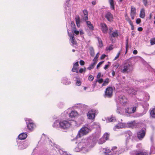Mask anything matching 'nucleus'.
<instances>
[{
    "instance_id": "5",
    "label": "nucleus",
    "mask_w": 155,
    "mask_h": 155,
    "mask_svg": "<svg viewBox=\"0 0 155 155\" xmlns=\"http://www.w3.org/2000/svg\"><path fill=\"white\" fill-rule=\"evenodd\" d=\"M26 120L28 121V122H27V127L28 129L30 131H33L36 127V125L31 119H29Z\"/></svg>"
},
{
    "instance_id": "19",
    "label": "nucleus",
    "mask_w": 155,
    "mask_h": 155,
    "mask_svg": "<svg viewBox=\"0 0 155 155\" xmlns=\"http://www.w3.org/2000/svg\"><path fill=\"white\" fill-rule=\"evenodd\" d=\"M78 113L76 111H72L69 114V117L71 118H73L77 116Z\"/></svg>"
},
{
    "instance_id": "49",
    "label": "nucleus",
    "mask_w": 155,
    "mask_h": 155,
    "mask_svg": "<svg viewBox=\"0 0 155 155\" xmlns=\"http://www.w3.org/2000/svg\"><path fill=\"white\" fill-rule=\"evenodd\" d=\"M80 63L81 65L82 66L84 65V64L85 62L84 61L81 60L80 61Z\"/></svg>"
},
{
    "instance_id": "36",
    "label": "nucleus",
    "mask_w": 155,
    "mask_h": 155,
    "mask_svg": "<svg viewBox=\"0 0 155 155\" xmlns=\"http://www.w3.org/2000/svg\"><path fill=\"white\" fill-rule=\"evenodd\" d=\"M86 68L85 67H84V68H81L79 71L78 72L80 73H82L83 72H85L86 71Z\"/></svg>"
},
{
    "instance_id": "39",
    "label": "nucleus",
    "mask_w": 155,
    "mask_h": 155,
    "mask_svg": "<svg viewBox=\"0 0 155 155\" xmlns=\"http://www.w3.org/2000/svg\"><path fill=\"white\" fill-rule=\"evenodd\" d=\"M94 79V77L92 75H90L88 77V80L90 81H92Z\"/></svg>"
},
{
    "instance_id": "55",
    "label": "nucleus",
    "mask_w": 155,
    "mask_h": 155,
    "mask_svg": "<svg viewBox=\"0 0 155 155\" xmlns=\"http://www.w3.org/2000/svg\"><path fill=\"white\" fill-rule=\"evenodd\" d=\"M143 30V29L141 27H140L138 28L137 30L139 31H142Z\"/></svg>"
},
{
    "instance_id": "3",
    "label": "nucleus",
    "mask_w": 155,
    "mask_h": 155,
    "mask_svg": "<svg viewBox=\"0 0 155 155\" xmlns=\"http://www.w3.org/2000/svg\"><path fill=\"white\" fill-rule=\"evenodd\" d=\"M131 66L128 63H125L122 66L120 71L123 73H128L132 70Z\"/></svg>"
},
{
    "instance_id": "1",
    "label": "nucleus",
    "mask_w": 155,
    "mask_h": 155,
    "mask_svg": "<svg viewBox=\"0 0 155 155\" xmlns=\"http://www.w3.org/2000/svg\"><path fill=\"white\" fill-rule=\"evenodd\" d=\"M90 131V130L87 127H82L78 131L75 138L77 139L87 134Z\"/></svg>"
},
{
    "instance_id": "16",
    "label": "nucleus",
    "mask_w": 155,
    "mask_h": 155,
    "mask_svg": "<svg viewBox=\"0 0 155 155\" xmlns=\"http://www.w3.org/2000/svg\"><path fill=\"white\" fill-rule=\"evenodd\" d=\"M75 20L77 27L79 28L80 26V17L78 15L76 16Z\"/></svg>"
},
{
    "instance_id": "40",
    "label": "nucleus",
    "mask_w": 155,
    "mask_h": 155,
    "mask_svg": "<svg viewBox=\"0 0 155 155\" xmlns=\"http://www.w3.org/2000/svg\"><path fill=\"white\" fill-rule=\"evenodd\" d=\"M126 19L130 25H131L133 24L132 21H131L130 18H126Z\"/></svg>"
},
{
    "instance_id": "35",
    "label": "nucleus",
    "mask_w": 155,
    "mask_h": 155,
    "mask_svg": "<svg viewBox=\"0 0 155 155\" xmlns=\"http://www.w3.org/2000/svg\"><path fill=\"white\" fill-rule=\"evenodd\" d=\"M97 39L98 42H99L100 46H103V43L101 38L98 37H97Z\"/></svg>"
},
{
    "instance_id": "11",
    "label": "nucleus",
    "mask_w": 155,
    "mask_h": 155,
    "mask_svg": "<svg viewBox=\"0 0 155 155\" xmlns=\"http://www.w3.org/2000/svg\"><path fill=\"white\" fill-rule=\"evenodd\" d=\"M119 100L121 103L125 104L127 103L128 100L127 98L124 95H121L119 97Z\"/></svg>"
},
{
    "instance_id": "52",
    "label": "nucleus",
    "mask_w": 155,
    "mask_h": 155,
    "mask_svg": "<svg viewBox=\"0 0 155 155\" xmlns=\"http://www.w3.org/2000/svg\"><path fill=\"white\" fill-rule=\"evenodd\" d=\"M120 54V52H119L118 53L117 56L115 57L114 58V60H116V59H117L119 58Z\"/></svg>"
},
{
    "instance_id": "4",
    "label": "nucleus",
    "mask_w": 155,
    "mask_h": 155,
    "mask_svg": "<svg viewBox=\"0 0 155 155\" xmlns=\"http://www.w3.org/2000/svg\"><path fill=\"white\" fill-rule=\"evenodd\" d=\"M113 89L111 87H107L105 89L104 91V97H105L110 98L113 96Z\"/></svg>"
},
{
    "instance_id": "60",
    "label": "nucleus",
    "mask_w": 155,
    "mask_h": 155,
    "mask_svg": "<svg viewBox=\"0 0 155 155\" xmlns=\"http://www.w3.org/2000/svg\"><path fill=\"white\" fill-rule=\"evenodd\" d=\"M130 16L131 18V19L132 20H133L134 19V17L135 15H130Z\"/></svg>"
},
{
    "instance_id": "24",
    "label": "nucleus",
    "mask_w": 155,
    "mask_h": 155,
    "mask_svg": "<svg viewBox=\"0 0 155 155\" xmlns=\"http://www.w3.org/2000/svg\"><path fill=\"white\" fill-rule=\"evenodd\" d=\"M60 122V120H56L54 123L53 126L54 127L57 128L58 127L59 125V123Z\"/></svg>"
},
{
    "instance_id": "41",
    "label": "nucleus",
    "mask_w": 155,
    "mask_h": 155,
    "mask_svg": "<svg viewBox=\"0 0 155 155\" xmlns=\"http://www.w3.org/2000/svg\"><path fill=\"white\" fill-rule=\"evenodd\" d=\"M137 108V107L136 106L134 107H131L132 113H134L136 111V109Z\"/></svg>"
},
{
    "instance_id": "62",
    "label": "nucleus",
    "mask_w": 155,
    "mask_h": 155,
    "mask_svg": "<svg viewBox=\"0 0 155 155\" xmlns=\"http://www.w3.org/2000/svg\"><path fill=\"white\" fill-rule=\"evenodd\" d=\"M81 145V143H78V147H79V148L80 149H81L82 147H80V145Z\"/></svg>"
},
{
    "instance_id": "10",
    "label": "nucleus",
    "mask_w": 155,
    "mask_h": 155,
    "mask_svg": "<svg viewBox=\"0 0 155 155\" xmlns=\"http://www.w3.org/2000/svg\"><path fill=\"white\" fill-rule=\"evenodd\" d=\"M101 30L104 33H107V32L108 28L105 23H101L100 24Z\"/></svg>"
},
{
    "instance_id": "57",
    "label": "nucleus",
    "mask_w": 155,
    "mask_h": 155,
    "mask_svg": "<svg viewBox=\"0 0 155 155\" xmlns=\"http://www.w3.org/2000/svg\"><path fill=\"white\" fill-rule=\"evenodd\" d=\"M112 46H113V45H110L109 48H108V50H112L113 49V48L112 47Z\"/></svg>"
},
{
    "instance_id": "37",
    "label": "nucleus",
    "mask_w": 155,
    "mask_h": 155,
    "mask_svg": "<svg viewBox=\"0 0 155 155\" xmlns=\"http://www.w3.org/2000/svg\"><path fill=\"white\" fill-rule=\"evenodd\" d=\"M71 27H72L73 28V29H76V28L75 27V25L74 24V22L73 21H72L71 22Z\"/></svg>"
},
{
    "instance_id": "56",
    "label": "nucleus",
    "mask_w": 155,
    "mask_h": 155,
    "mask_svg": "<svg viewBox=\"0 0 155 155\" xmlns=\"http://www.w3.org/2000/svg\"><path fill=\"white\" fill-rule=\"evenodd\" d=\"M106 56V55L105 54H102L101 57V59H104L105 57Z\"/></svg>"
},
{
    "instance_id": "22",
    "label": "nucleus",
    "mask_w": 155,
    "mask_h": 155,
    "mask_svg": "<svg viewBox=\"0 0 155 155\" xmlns=\"http://www.w3.org/2000/svg\"><path fill=\"white\" fill-rule=\"evenodd\" d=\"M118 36V31L117 30H115L111 35V37H117Z\"/></svg>"
},
{
    "instance_id": "9",
    "label": "nucleus",
    "mask_w": 155,
    "mask_h": 155,
    "mask_svg": "<svg viewBox=\"0 0 155 155\" xmlns=\"http://www.w3.org/2000/svg\"><path fill=\"white\" fill-rule=\"evenodd\" d=\"M146 134L145 131L143 130H141L137 132V137L140 140H141L144 137Z\"/></svg>"
},
{
    "instance_id": "43",
    "label": "nucleus",
    "mask_w": 155,
    "mask_h": 155,
    "mask_svg": "<svg viewBox=\"0 0 155 155\" xmlns=\"http://www.w3.org/2000/svg\"><path fill=\"white\" fill-rule=\"evenodd\" d=\"M98 82L99 84H101L103 82V80L102 78L99 80H97L96 81V82Z\"/></svg>"
},
{
    "instance_id": "31",
    "label": "nucleus",
    "mask_w": 155,
    "mask_h": 155,
    "mask_svg": "<svg viewBox=\"0 0 155 155\" xmlns=\"http://www.w3.org/2000/svg\"><path fill=\"white\" fill-rule=\"evenodd\" d=\"M109 79L108 78H106L104 81V82L102 84V86H104L107 85L109 83Z\"/></svg>"
},
{
    "instance_id": "32",
    "label": "nucleus",
    "mask_w": 155,
    "mask_h": 155,
    "mask_svg": "<svg viewBox=\"0 0 155 155\" xmlns=\"http://www.w3.org/2000/svg\"><path fill=\"white\" fill-rule=\"evenodd\" d=\"M135 155H148V153L146 152L140 151L137 153Z\"/></svg>"
},
{
    "instance_id": "44",
    "label": "nucleus",
    "mask_w": 155,
    "mask_h": 155,
    "mask_svg": "<svg viewBox=\"0 0 155 155\" xmlns=\"http://www.w3.org/2000/svg\"><path fill=\"white\" fill-rule=\"evenodd\" d=\"M99 53H97L96 55V56L95 57V58H94V59H93V61H96L97 62V59L98 58V56H99Z\"/></svg>"
},
{
    "instance_id": "54",
    "label": "nucleus",
    "mask_w": 155,
    "mask_h": 155,
    "mask_svg": "<svg viewBox=\"0 0 155 155\" xmlns=\"http://www.w3.org/2000/svg\"><path fill=\"white\" fill-rule=\"evenodd\" d=\"M101 73H99L97 76V78L98 79H99V78H100L101 77Z\"/></svg>"
},
{
    "instance_id": "27",
    "label": "nucleus",
    "mask_w": 155,
    "mask_h": 155,
    "mask_svg": "<svg viewBox=\"0 0 155 155\" xmlns=\"http://www.w3.org/2000/svg\"><path fill=\"white\" fill-rule=\"evenodd\" d=\"M127 124L129 127H133L135 125V121H132L130 122H128Z\"/></svg>"
},
{
    "instance_id": "47",
    "label": "nucleus",
    "mask_w": 155,
    "mask_h": 155,
    "mask_svg": "<svg viewBox=\"0 0 155 155\" xmlns=\"http://www.w3.org/2000/svg\"><path fill=\"white\" fill-rule=\"evenodd\" d=\"M136 22L137 24H139L141 22V20L140 18H138L136 19Z\"/></svg>"
},
{
    "instance_id": "8",
    "label": "nucleus",
    "mask_w": 155,
    "mask_h": 155,
    "mask_svg": "<svg viewBox=\"0 0 155 155\" xmlns=\"http://www.w3.org/2000/svg\"><path fill=\"white\" fill-rule=\"evenodd\" d=\"M105 17L109 21L111 22L113 21V15L109 12H107L105 14Z\"/></svg>"
},
{
    "instance_id": "7",
    "label": "nucleus",
    "mask_w": 155,
    "mask_h": 155,
    "mask_svg": "<svg viewBox=\"0 0 155 155\" xmlns=\"http://www.w3.org/2000/svg\"><path fill=\"white\" fill-rule=\"evenodd\" d=\"M97 111L96 110L92 109L89 110L87 114V116L89 119L93 120L94 119L95 114Z\"/></svg>"
},
{
    "instance_id": "15",
    "label": "nucleus",
    "mask_w": 155,
    "mask_h": 155,
    "mask_svg": "<svg viewBox=\"0 0 155 155\" xmlns=\"http://www.w3.org/2000/svg\"><path fill=\"white\" fill-rule=\"evenodd\" d=\"M27 137V134L22 133L20 134L18 136V138L19 139L23 140L25 139Z\"/></svg>"
},
{
    "instance_id": "23",
    "label": "nucleus",
    "mask_w": 155,
    "mask_h": 155,
    "mask_svg": "<svg viewBox=\"0 0 155 155\" xmlns=\"http://www.w3.org/2000/svg\"><path fill=\"white\" fill-rule=\"evenodd\" d=\"M136 9L135 7L132 6L131 8L130 15H136Z\"/></svg>"
},
{
    "instance_id": "29",
    "label": "nucleus",
    "mask_w": 155,
    "mask_h": 155,
    "mask_svg": "<svg viewBox=\"0 0 155 155\" xmlns=\"http://www.w3.org/2000/svg\"><path fill=\"white\" fill-rule=\"evenodd\" d=\"M136 91L134 89H130L128 91L129 94L131 95H135L136 94Z\"/></svg>"
},
{
    "instance_id": "64",
    "label": "nucleus",
    "mask_w": 155,
    "mask_h": 155,
    "mask_svg": "<svg viewBox=\"0 0 155 155\" xmlns=\"http://www.w3.org/2000/svg\"><path fill=\"white\" fill-rule=\"evenodd\" d=\"M131 26V29L132 30H133L134 29V26L133 25V24L131 25H130Z\"/></svg>"
},
{
    "instance_id": "2",
    "label": "nucleus",
    "mask_w": 155,
    "mask_h": 155,
    "mask_svg": "<svg viewBox=\"0 0 155 155\" xmlns=\"http://www.w3.org/2000/svg\"><path fill=\"white\" fill-rule=\"evenodd\" d=\"M71 124L69 121L66 120H60L59 123V127L62 129H66L69 128Z\"/></svg>"
},
{
    "instance_id": "21",
    "label": "nucleus",
    "mask_w": 155,
    "mask_h": 155,
    "mask_svg": "<svg viewBox=\"0 0 155 155\" xmlns=\"http://www.w3.org/2000/svg\"><path fill=\"white\" fill-rule=\"evenodd\" d=\"M145 16V11L143 9H142L141 10L140 13V17L142 18H144Z\"/></svg>"
},
{
    "instance_id": "48",
    "label": "nucleus",
    "mask_w": 155,
    "mask_h": 155,
    "mask_svg": "<svg viewBox=\"0 0 155 155\" xmlns=\"http://www.w3.org/2000/svg\"><path fill=\"white\" fill-rule=\"evenodd\" d=\"M143 2L145 6L147 5L148 3L147 0H143Z\"/></svg>"
},
{
    "instance_id": "34",
    "label": "nucleus",
    "mask_w": 155,
    "mask_h": 155,
    "mask_svg": "<svg viewBox=\"0 0 155 155\" xmlns=\"http://www.w3.org/2000/svg\"><path fill=\"white\" fill-rule=\"evenodd\" d=\"M126 113L128 114H132V108H127L125 109Z\"/></svg>"
},
{
    "instance_id": "26",
    "label": "nucleus",
    "mask_w": 155,
    "mask_h": 155,
    "mask_svg": "<svg viewBox=\"0 0 155 155\" xmlns=\"http://www.w3.org/2000/svg\"><path fill=\"white\" fill-rule=\"evenodd\" d=\"M103 137L104 138L105 140H106V141L108 140L109 139L110 135L107 133H106L104 134Z\"/></svg>"
},
{
    "instance_id": "46",
    "label": "nucleus",
    "mask_w": 155,
    "mask_h": 155,
    "mask_svg": "<svg viewBox=\"0 0 155 155\" xmlns=\"http://www.w3.org/2000/svg\"><path fill=\"white\" fill-rule=\"evenodd\" d=\"M81 82L80 81H77L76 82V85L78 86H80L81 85Z\"/></svg>"
},
{
    "instance_id": "17",
    "label": "nucleus",
    "mask_w": 155,
    "mask_h": 155,
    "mask_svg": "<svg viewBox=\"0 0 155 155\" xmlns=\"http://www.w3.org/2000/svg\"><path fill=\"white\" fill-rule=\"evenodd\" d=\"M86 22L87 26L89 29L91 31H93L94 30V27L91 22L89 21H86Z\"/></svg>"
},
{
    "instance_id": "59",
    "label": "nucleus",
    "mask_w": 155,
    "mask_h": 155,
    "mask_svg": "<svg viewBox=\"0 0 155 155\" xmlns=\"http://www.w3.org/2000/svg\"><path fill=\"white\" fill-rule=\"evenodd\" d=\"M113 30V28L112 27H110L109 28V30L110 31V32L109 33V34H110L111 33V32Z\"/></svg>"
},
{
    "instance_id": "45",
    "label": "nucleus",
    "mask_w": 155,
    "mask_h": 155,
    "mask_svg": "<svg viewBox=\"0 0 155 155\" xmlns=\"http://www.w3.org/2000/svg\"><path fill=\"white\" fill-rule=\"evenodd\" d=\"M104 61L100 62L97 65V68L98 69L100 66L103 63Z\"/></svg>"
},
{
    "instance_id": "30",
    "label": "nucleus",
    "mask_w": 155,
    "mask_h": 155,
    "mask_svg": "<svg viewBox=\"0 0 155 155\" xmlns=\"http://www.w3.org/2000/svg\"><path fill=\"white\" fill-rule=\"evenodd\" d=\"M25 145H26L25 143H20L19 146V149H22L26 148L27 147L25 146Z\"/></svg>"
},
{
    "instance_id": "61",
    "label": "nucleus",
    "mask_w": 155,
    "mask_h": 155,
    "mask_svg": "<svg viewBox=\"0 0 155 155\" xmlns=\"http://www.w3.org/2000/svg\"><path fill=\"white\" fill-rule=\"evenodd\" d=\"M112 74L113 76H114L115 74V72L114 70L112 71Z\"/></svg>"
},
{
    "instance_id": "6",
    "label": "nucleus",
    "mask_w": 155,
    "mask_h": 155,
    "mask_svg": "<svg viewBox=\"0 0 155 155\" xmlns=\"http://www.w3.org/2000/svg\"><path fill=\"white\" fill-rule=\"evenodd\" d=\"M117 148L116 147H113L111 150L106 148L104 152L109 155H117Z\"/></svg>"
},
{
    "instance_id": "20",
    "label": "nucleus",
    "mask_w": 155,
    "mask_h": 155,
    "mask_svg": "<svg viewBox=\"0 0 155 155\" xmlns=\"http://www.w3.org/2000/svg\"><path fill=\"white\" fill-rule=\"evenodd\" d=\"M108 2L110 5V8L113 10H114V0H108Z\"/></svg>"
},
{
    "instance_id": "42",
    "label": "nucleus",
    "mask_w": 155,
    "mask_h": 155,
    "mask_svg": "<svg viewBox=\"0 0 155 155\" xmlns=\"http://www.w3.org/2000/svg\"><path fill=\"white\" fill-rule=\"evenodd\" d=\"M120 128H121L120 124H118L116 125L115 127H114V129H115L116 128L119 129Z\"/></svg>"
},
{
    "instance_id": "38",
    "label": "nucleus",
    "mask_w": 155,
    "mask_h": 155,
    "mask_svg": "<svg viewBox=\"0 0 155 155\" xmlns=\"http://www.w3.org/2000/svg\"><path fill=\"white\" fill-rule=\"evenodd\" d=\"M150 44L152 45L155 44V38H152L150 40Z\"/></svg>"
},
{
    "instance_id": "51",
    "label": "nucleus",
    "mask_w": 155,
    "mask_h": 155,
    "mask_svg": "<svg viewBox=\"0 0 155 155\" xmlns=\"http://www.w3.org/2000/svg\"><path fill=\"white\" fill-rule=\"evenodd\" d=\"M109 120L110 122H114L115 121V119L112 117L109 119Z\"/></svg>"
},
{
    "instance_id": "18",
    "label": "nucleus",
    "mask_w": 155,
    "mask_h": 155,
    "mask_svg": "<svg viewBox=\"0 0 155 155\" xmlns=\"http://www.w3.org/2000/svg\"><path fill=\"white\" fill-rule=\"evenodd\" d=\"M83 14L85 16L84 18V19L85 21H87L88 19V12L87 10L84 9L83 11Z\"/></svg>"
},
{
    "instance_id": "63",
    "label": "nucleus",
    "mask_w": 155,
    "mask_h": 155,
    "mask_svg": "<svg viewBox=\"0 0 155 155\" xmlns=\"http://www.w3.org/2000/svg\"><path fill=\"white\" fill-rule=\"evenodd\" d=\"M128 40H127L126 42V49H127V48H128Z\"/></svg>"
},
{
    "instance_id": "28",
    "label": "nucleus",
    "mask_w": 155,
    "mask_h": 155,
    "mask_svg": "<svg viewBox=\"0 0 155 155\" xmlns=\"http://www.w3.org/2000/svg\"><path fill=\"white\" fill-rule=\"evenodd\" d=\"M106 141V140L102 137L98 141V143L99 144H102Z\"/></svg>"
},
{
    "instance_id": "13",
    "label": "nucleus",
    "mask_w": 155,
    "mask_h": 155,
    "mask_svg": "<svg viewBox=\"0 0 155 155\" xmlns=\"http://www.w3.org/2000/svg\"><path fill=\"white\" fill-rule=\"evenodd\" d=\"M125 136L126 137L127 140H129L130 139L132 135V132L130 130L126 132L125 134Z\"/></svg>"
},
{
    "instance_id": "53",
    "label": "nucleus",
    "mask_w": 155,
    "mask_h": 155,
    "mask_svg": "<svg viewBox=\"0 0 155 155\" xmlns=\"http://www.w3.org/2000/svg\"><path fill=\"white\" fill-rule=\"evenodd\" d=\"M110 66L109 64H107L104 67V68L105 70H106L108 68V67Z\"/></svg>"
},
{
    "instance_id": "58",
    "label": "nucleus",
    "mask_w": 155,
    "mask_h": 155,
    "mask_svg": "<svg viewBox=\"0 0 155 155\" xmlns=\"http://www.w3.org/2000/svg\"><path fill=\"white\" fill-rule=\"evenodd\" d=\"M137 50H134V51H133V53L134 54H137Z\"/></svg>"
},
{
    "instance_id": "14",
    "label": "nucleus",
    "mask_w": 155,
    "mask_h": 155,
    "mask_svg": "<svg viewBox=\"0 0 155 155\" xmlns=\"http://www.w3.org/2000/svg\"><path fill=\"white\" fill-rule=\"evenodd\" d=\"M70 37V41L73 45H77V43L74 36V35H69Z\"/></svg>"
},
{
    "instance_id": "12",
    "label": "nucleus",
    "mask_w": 155,
    "mask_h": 155,
    "mask_svg": "<svg viewBox=\"0 0 155 155\" xmlns=\"http://www.w3.org/2000/svg\"><path fill=\"white\" fill-rule=\"evenodd\" d=\"M79 66L78 62L77 61L73 64V68L72 69V71L77 73L78 72V67Z\"/></svg>"
},
{
    "instance_id": "50",
    "label": "nucleus",
    "mask_w": 155,
    "mask_h": 155,
    "mask_svg": "<svg viewBox=\"0 0 155 155\" xmlns=\"http://www.w3.org/2000/svg\"><path fill=\"white\" fill-rule=\"evenodd\" d=\"M74 32L76 35H78L79 34V31L76 30V29H74Z\"/></svg>"
},
{
    "instance_id": "33",
    "label": "nucleus",
    "mask_w": 155,
    "mask_h": 155,
    "mask_svg": "<svg viewBox=\"0 0 155 155\" xmlns=\"http://www.w3.org/2000/svg\"><path fill=\"white\" fill-rule=\"evenodd\" d=\"M150 114L152 117L155 118V108L151 110Z\"/></svg>"
},
{
    "instance_id": "25",
    "label": "nucleus",
    "mask_w": 155,
    "mask_h": 155,
    "mask_svg": "<svg viewBox=\"0 0 155 155\" xmlns=\"http://www.w3.org/2000/svg\"><path fill=\"white\" fill-rule=\"evenodd\" d=\"M96 61H94V62L92 63L87 68V69L89 70H91L94 68V66H95L96 64Z\"/></svg>"
}]
</instances>
